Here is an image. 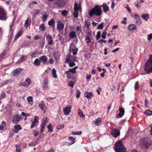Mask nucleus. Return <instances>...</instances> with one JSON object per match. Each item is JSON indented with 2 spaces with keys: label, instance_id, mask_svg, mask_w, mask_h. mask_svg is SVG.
I'll use <instances>...</instances> for the list:
<instances>
[{
  "label": "nucleus",
  "instance_id": "f704fd0d",
  "mask_svg": "<svg viewBox=\"0 0 152 152\" xmlns=\"http://www.w3.org/2000/svg\"><path fill=\"white\" fill-rule=\"evenodd\" d=\"M82 132L81 131L72 132V134L74 135H80L82 134Z\"/></svg>",
  "mask_w": 152,
  "mask_h": 152
},
{
  "label": "nucleus",
  "instance_id": "4c0bfd02",
  "mask_svg": "<svg viewBox=\"0 0 152 152\" xmlns=\"http://www.w3.org/2000/svg\"><path fill=\"white\" fill-rule=\"evenodd\" d=\"M78 114L80 116L84 118L85 117V116L83 114V112L82 111L80 110H79L78 112Z\"/></svg>",
  "mask_w": 152,
  "mask_h": 152
},
{
  "label": "nucleus",
  "instance_id": "f3484780",
  "mask_svg": "<svg viewBox=\"0 0 152 152\" xmlns=\"http://www.w3.org/2000/svg\"><path fill=\"white\" fill-rule=\"evenodd\" d=\"M128 29L129 31H132L136 29L137 28L136 26L134 24H132L129 25L128 27Z\"/></svg>",
  "mask_w": 152,
  "mask_h": 152
},
{
  "label": "nucleus",
  "instance_id": "7c9ffc66",
  "mask_svg": "<svg viewBox=\"0 0 152 152\" xmlns=\"http://www.w3.org/2000/svg\"><path fill=\"white\" fill-rule=\"evenodd\" d=\"M39 29L41 31H44L45 30V28L44 23H42L39 27Z\"/></svg>",
  "mask_w": 152,
  "mask_h": 152
},
{
  "label": "nucleus",
  "instance_id": "69168bd1",
  "mask_svg": "<svg viewBox=\"0 0 152 152\" xmlns=\"http://www.w3.org/2000/svg\"><path fill=\"white\" fill-rule=\"evenodd\" d=\"M69 71L73 74L75 73L76 72V70H75L73 68L69 69Z\"/></svg>",
  "mask_w": 152,
  "mask_h": 152
},
{
  "label": "nucleus",
  "instance_id": "a878e982",
  "mask_svg": "<svg viewBox=\"0 0 152 152\" xmlns=\"http://www.w3.org/2000/svg\"><path fill=\"white\" fill-rule=\"evenodd\" d=\"M41 61L38 59H36L34 62V64L35 65L39 66L40 65Z\"/></svg>",
  "mask_w": 152,
  "mask_h": 152
},
{
  "label": "nucleus",
  "instance_id": "603ef678",
  "mask_svg": "<svg viewBox=\"0 0 152 152\" xmlns=\"http://www.w3.org/2000/svg\"><path fill=\"white\" fill-rule=\"evenodd\" d=\"M61 13L62 15L66 16L68 14V12L65 10H63L61 12Z\"/></svg>",
  "mask_w": 152,
  "mask_h": 152
},
{
  "label": "nucleus",
  "instance_id": "a19ab883",
  "mask_svg": "<svg viewBox=\"0 0 152 152\" xmlns=\"http://www.w3.org/2000/svg\"><path fill=\"white\" fill-rule=\"evenodd\" d=\"M107 32L106 30H104L103 31L102 35V38L103 39H105L106 38V35L107 34Z\"/></svg>",
  "mask_w": 152,
  "mask_h": 152
},
{
  "label": "nucleus",
  "instance_id": "052dcab7",
  "mask_svg": "<svg viewBox=\"0 0 152 152\" xmlns=\"http://www.w3.org/2000/svg\"><path fill=\"white\" fill-rule=\"evenodd\" d=\"M85 41H87L86 42L87 43H88L90 42V39L88 36L86 37Z\"/></svg>",
  "mask_w": 152,
  "mask_h": 152
},
{
  "label": "nucleus",
  "instance_id": "c03bdc74",
  "mask_svg": "<svg viewBox=\"0 0 152 152\" xmlns=\"http://www.w3.org/2000/svg\"><path fill=\"white\" fill-rule=\"evenodd\" d=\"M69 138L70 141L72 142L71 144H72L75 142V138H74V137H69Z\"/></svg>",
  "mask_w": 152,
  "mask_h": 152
},
{
  "label": "nucleus",
  "instance_id": "f03ea898",
  "mask_svg": "<svg viewBox=\"0 0 152 152\" xmlns=\"http://www.w3.org/2000/svg\"><path fill=\"white\" fill-rule=\"evenodd\" d=\"M144 69L147 74L152 73V55L150 56L149 59L145 64Z\"/></svg>",
  "mask_w": 152,
  "mask_h": 152
},
{
  "label": "nucleus",
  "instance_id": "20e7f679",
  "mask_svg": "<svg viewBox=\"0 0 152 152\" xmlns=\"http://www.w3.org/2000/svg\"><path fill=\"white\" fill-rule=\"evenodd\" d=\"M150 140L148 138H144L140 140V147L142 149H147L150 145Z\"/></svg>",
  "mask_w": 152,
  "mask_h": 152
},
{
  "label": "nucleus",
  "instance_id": "13d9d810",
  "mask_svg": "<svg viewBox=\"0 0 152 152\" xmlns=\"http://www.w3.org/2000/svg\"><path fill=\"white\" fill-rule=\"evenodd\" d=\"M2 126V127L4 129L6 127V123L4 121H3L1 123V125Z\"/></svg>",
  "mask_w": 152,
  "mask_h": 152
},
{
  "label": "nucleus",
  "instance_id": "1a4fd4ad",
  "mask_svg": "<svg viewBox=\"0 0 152 152\" xmlns=\"http://www.w3.org/2000/svg\"><path fill=\"white\" fill-rule=\"evenodd\" d=\"M46 38L47 41H48V44L49 45H51L53 43L52 37L51 36L48 34L47 35Z\"/></svg>",
  "mask_w": 152,
  "mask_h": 152
},
{
  "label": "nucleus",
  "instance_id": "8fccbe9b",
  "mask_svg": "<svg viewBox=\"0 0 152 152\" xmlns=\"http://www.w3.org/2000/svg\"><path fill=\"white\" fill-rule=\"evenodd\" d=\"M64 127V125H58L56 126V128L58 130L61 129H63Z\"/></svg>",
  "mask_w": 152,
  "mask_h": 152
},
{
  "label": "nucleus",
  "instance_id": "72a5a7b5",
  "mask_svg": "<svg viewBox=\"0 0 152 152\" xmlns=\"http://www.w3.org/2000/svg\"><path fill=\"white\" fill-rule=\"evenodd\" d=\"M45 126L46 125H45V124L44 125V124H41V128L40 131V132L41 133H43V132L44 131Z\"/></svg>",
  "mask_w": 152,
  "mask_h": 152
},
{
  "label": "nucleus",
  "instance_id": "473e14b6",
  "mask_svg": "<svg viewBox=\"0 0 152 152\" xmlns=\"http://www.w3.org/2000/svg\"><path fill=\"white\" fill-rule=\"evenodd\" d=\"M63 1V0H58L56 2V3L58 6H61L62 5Z\"/></svg>",
  "mask_w": 152,
  "mask_h": 152
},
{
  "label": "nucleus",
  "instance_id": "9d476101",
  "mask_svg": "<svg viewBox=\"0 0 152 152\" xmlns=\"http://www.w3.org/2000/svg\"><path fill=\"white\" fill-rule=\"evenodd\" d=\"M58 24L57 28L58 30H63L64 27V24L61 23L60 20H58L57 22Z\"/></svg>",
  "mask_w": 152,
  "mask_h": 152
},
{
  "label": "nucleus",
  "instance_id": "680f3d73",
  "mask_svg": "<svg viewBox=\"0 0 152 152\" xmlns=\"http://www.w3.org/2000/svg\"><path fill=\"white\" fill-rule=\"evenodd\" d=\"M37 123L32 121L31 125V128H32L36 126H37L36 124H37Z\"/></svg>",
  "mask_w": 152,
  "mask_h": 152
},
{
  "label": "nucleus",
  "instance_id": "3c124183",
  "mask_svg": "<svg viewBox=\"0 0 152 152\" xmlns=\"http://www.w3.org/2000/svg\"><path fill=\"white\" fill-rule=\"evenodd\" d=\"M101 33L100 31H99L97 32V35L96 36V39L97 40H98L100 37Z\"/></svg>",
  "mask_w": 152,
  "mask_h": 152
},
{
  "label": "nucleus",
  "instance_id": "ea45409f",
  "mask_svg": "<svg viewBox=\"0 0 152 152\" xmlns=\"http://www.w3.org/2000/svg\"><path fill=\"white\" fill-rule=\"evenodd\" d=\"M79 7L77 3H75L74 4V10L75 11H77L79 10Z\"/></svg>",
  "mask_w": 152,
  "mask_h": 152
},
{
  "label": "nucleus",
  "instance_id": "e433bc0d",
  "mask_svg": "<svg viewBox=\"0 0 152 152\" xmlns=\"http://www.w3.org/2000/svg\"><path fill=\"white\" fill-rule=\"evenodd\" d=\"M135 6L137 7H140V3L138 1H136L134 3Z\"/></svg>",
  "mask_w": 152,
  "mask_h": 152
},
{
  "label": "nucleus",
  "instance_id": "2f4dec72",
  "mask_svg": "<svg viewBox=\"0 0 152 152\" xmlns=\"http://www.w3.org/2000/svg\"><path fill=\"white\" fill-rule=\"evenodd\" d=\"M27 100L31 104H33V98L31 96H29L27 98Z\"/></svg>",
  "mask_w": 152,
  "mask_h": 152
},
{
  "label": "nucleus",
  "instance_id": "37998d69",
  "mask_svg": "<svg viewBox=\"0 0 152 152\" xmlns=\"http://www.w3.org/2000/svg\"><path fill=\"white\" fill-rule=\"evenodd\" d=\"M31 81L29 78L26 79L25 83L28 86L31 84Z\"/></svg>",
  "mask_w": 152,
  "mask_h": 152
},
{
  "label": "nucleus",
  "instance_id": "b1692460",
  "mask_svg": "<svg viewBox=\"0 0 152 152\" xmlns=\"http://www.w3.org/2000/svg\"><path fill=\"white\" fill-rule=\"evenodd\" d=\"M76 36V32L74 31H72L69 34V37L71 38H75Z\"/></svg>",
  "mask_w": 152,
  "mask_h": 152
},
{
  "label": "nucleus",
  "instance_id": "a211bd4d",
  "mask_svg": "<svg viewBox=\"0 0 152 152\" xmlns=\"http://www.w3.org/2000/svg\"><path fill=\"white\" fill-rule=\"evenodd\" d=\"M31 20L30 18H28L25 22L24 27L26 28H27L28 25H29L31 23Z\"/></svg>",
  "mask_w": 152,
  "mask_h": 152
},
{
  "label": "nucleus",
  "instance_id": "e2e57ef3",
  "mask_svg": "<svg viewBox=\"0 0 152 152\" xmlns=\"http://www.w3.org/2000/svg\"><path fill=\"white\" fill-rule=\"evenodd\" d=\"M10 80H7L3 83V84L2 85V86L8 84L9 83H10Z\"/></svg>",
  "mask_w": 152,
  "mask_h": 152
},
{
  "label": "nucleus",
  "instance_id": "6e6d98bb",
  "mask_svg": "<svg viewBox=\"0 0 152 152\" xmlns=\"http://www.w3.org/2000/svg\"><path fill=\"white\" fill-rule=\"evenodd\" d=\"M75 83L72 81H70L69 82L68 84L69 86L73 87Z\"/></svg>",
  "mask_w": 152,
  "mask_h": 152
},
{
  "label": "nucleus",
  "instance_id": "0e129e2a",
  "mask_svg": "<svg viewBox=\"0 0 152 152\" xmlns=\"http://www.w3.org/2000/svg\"><path fill=\"white\" fill-rule=\"evenodd\" d=\"M152 39V34H150L148 36V41Z\"/></svg>",
  "mask_w": 152,
  "mask_h": 152
},
{
  "label": "nucleus",
  "instance_id": "49530a36",
  "mask_svg": "<svg viewBox=\"0 0 152 152\" xmlns=\"http://www.w3.org/2000/svg\"><path fill=\"white\" fill-rule=\"evenodd\" d=\"M16 151L17 152H20L21 150V147L20 146L17 145H16Z\"/></svg>",
  "mask_w": 152,
  "mask_h": 152
},
{
  "label": "nucleus",
  "instance_id": "412c9836",
  "mask_svg": "<svg viewBox=\"0 0 152 152\" xmlns=\"http://www.w3.org/2000/svg\"><path fill=\"white\" fill-rule=\"evenodd\" d=\"M30 45V43L29 42L26 41L24 44L22 45L21 47L23 48H24L26 47H29Z\"/></svg>",
  "mask_w": 152,
  "mask_h": 152
},
{
  "label": "nucleus",
  "instance_id": "c756f323",
  "mask_svg": "<svg viewBox=\"0 0 152 152\" xmlns=\"http://www.w3.org/2000/svg\"><path fill=\"white\" fill-rule=\"evenodd\" d=\"M22 33V31H19L18 33L15 35V39L16 40L18 39L19 37H20Z\"/></svg>",
  "mask_w": 152,
  "mask_h": 152
},
{
  "label": "nucleus",
  "instance_id": "393cba45",
  "mask_svg": "<svg viewBox=\"0 0 152 152\" xmlns=\"http://www.w3.org/2000/svg\"><path fill=\"white\" fill-rule=\"evenodd\" d=\"M142 17L144 19L147 20L149 18V15L148 14H143L142 15Z\"/></svg>",
  "mask_w": 152,
  "mask_h": 152
},
{
  "label": "nucleus",
  "instance_id": "774afa93",
  "mask_svg": "<svg viewBox=\"0 0 152 152\" xmlns=\"http://www.w3.org/2000/svg\"><path fill=\"white\" fill-rule=\"evenodd\" d=\"M69 66L70 67H72L75 65V64L73 62H70L69 63Z\"/></svg>",
  "mask_w": 152,
  "mask_h": 152
},
{
  "label": "nucleus",
  "instance_id": "f8f14e48",
  "mask_svg": "<svg viewBox=\"0 0 152 152\" xmlns=\"http://www.w3.org/2000/svg\"><path fill=\"white\" fill-rule=\"evenodd\" d=\"M71 108L68 107H66L63 109V111L64 114L66 115H69L71 111Z\"/></svg>",
  "mask_w": 152,
  "mask_h": 152
},
{
  "label": "nucleus",
  "instance_id": "09e8293b",
  "mask_svg": "<svg viewBox=\"0 0 152 152\" xmlns=\"http://www.w3.org/2000/svg\"><path fill=\"white\" fill-rule=\"evenodd\" d=\"M81 92L79 90L77 89V93L76 94V97L77 98H79L80 96Z\"/></svg>",
  "mask_w": 152,
  "mask_h": 152
},
{
  "label": "nucleus",
  "instance_id": "bb28decb",
  "mask_svg": "<svg viewBox=\"0 0 152 152\" xmlns=\"http://www.w3.org/2000/svg\"><path fill=\"white\" fill-rule=\"evenodd\" d=\"M53 77L55 78H57V75L56 74V71L55 68H53L52 70Z\"/></svg>",
  "mask_w": 152,
  "mask_h": 152
},
{
  "label": "nucleus",
  "instance_id": "c85d7f7f",
  "mask_svg": "<svg viewBox=\"0 0 152 152\" xmlns=\"http://www.w3.org/2000/svg\"><path fill=\"white\" fill-rule=\"evenodd\" d=\"M38 144L37 142L36 141L31 142L29 143L28 145L29 147H34Z\"/></svg>",
  "mask_w": 152,
  "mask_h": 152
},
{
  "label": "nucleus",
  "instance_id": "ddd939ff",
  "mask_svg": "<svg viewBox=\"0 0 152 152\" xmlns=\"http://www.w3.org/2000/svg\"><path fill=\"white\" fill-rule=\"evenodd\" d=\"M101 6V7H103L104 11L105 13H106L107 11L109 10V7L105 3H104L103 5Z\"/></svg>",
  "mask_w": 152,
  "mask_h": 152
},
{
  "label": "nucleus",
  "instance_id": "9b49d317",
  "mask_svg": "<svg viewBox=\"0 0 152 152\" xmlns=\"http://www.w3.org/2000/svg\"><path fill=\"white\" fill-rule=\"evenodd\" d=\"M39 108L44 111V113L45 112L46 110V107L45 104L43 103L42 102L39 103Z\"/></svg>",
  "mask_w": 152,
  "mask_h": 152
},
{
  "label": "nucleus",
  "instance_id": "338daca9",
  "mask_svg": "<svg viewBox=\"0 0 152 152\" xmlns=\"http://www.w3.org/2000/svg\"><path fill=\"white\" fill-rule=\"evenodd\" d=\"M38 116H35L34 117V119L33 121L37 123H38Z\"/></svg>",
  "mask_w": 152,
  "mask_h": 152
},
{
  "label": "nucleus",
  "instance_id": "6ab92c4d",
  "mask_svg": "<svg viewBox=\"0 0 152 152\" xmlns=\"http://www.w3.org/2000/svg\"><path fill=\"white\" fill-rule=\"evenodd\" d=\"M72 45H71L69 47V51H72V53L74 55H76L77 54V52L78 51V48L74 49L73 48L72 49L71 47Z\"/></svg>",
  "mask_w": 152,
  "mask_h": 152
},
{
  "label": "nucleus",
  "instance_id": "2eb2a0df",
  "mask_svg": "<svg viewBox=\"0 0 152 152\" xmlns=\"http://www.w3.org/2000/svg\"><path fill=\"white\" fill-rule=\"evenodd\" d=\"M22 128L20 125H16L14 126V131L15 132L17 133Z\"/></svg>",
  "mask_w": 152,
  "mask_h": 152
},
{
  "label": "nucleus",
  "instance_id": "0eeeda50",
  "mask_svg": "<svg viewBox=\"0 0 152 152\" xmlns=\"http://www.w3.org/2000/svg\"><path fill=\"white\" fill-rule=\"evenodd\" d=\"M7 18L6 14L3 9L0 7V19L6 20Z\"/></svg>",
  "mask_w": 152,
  "mask_h": 152
},
{
  "label": "nucleus",
  "instance_id": "a18cd8bd",
  "mask_svg": "<svg viewBox=\"0 0 152 152\" xmlns=\"http://www.w3.org/2000/svg\"><path fill=\"white\" fill-rule=\"evenodd\" d=\"M103 23L102 22L100 23L99 26L97 27V28L98 29H102L103 28Z\"/></svg>",
  "mask_w": 152,
  "mask_h": 152
},
{
  "label": "nucleus",
  "instance_id": "4be33fe9",
  "mask_svg": "<svg viewBox=\"0 0 152 152\" xmlns=\"http://www.w3.org/2000/svg\"><path fill=\"white\" fill-rule=\"evenodd\" d=\"M55 20L54 19H52L50 20L48 22V24L50 26H52V27L53 28H55Z\"/></svg>",
  "mask_w": 152,
  "mask_h": 152
},
{
  "label": "nucleus",
  "instance_id": "7ed1b4c3",
  "mask_svg": "<svg viewBox=\"0 0 152 152\" xmlns=\"http://www.w3.org/2000/svg\"><path fill=\"white\" fill-rule=\"evenodd\" d=\"M115 150L116 152H126V148L123 145L121 141L116 142L115 144Z\"/></svg>",
  "mask_w": 152,
  "mask_h": 152
},
{
  "label": "nucleus",
  "instance_id": "c9c22d12",
  "mask_svg": "<svg viewBox=\"0 0 152 152\" xmlns=\"http://www.w3.org/2000/svg\"><path fill=\"white\" fill-rule=\"evenodd\" d=\"M47 127L48 129V132H53V127L51 126L50 124L49 125H47Z\"/></svg>",
  "mask_w": 152,
  "mask_h": 152
},
{
  "label": "nucleus",
  "instance_id": "39448f33",
  "mask_svg": "<svg viewBox=\"0 0 152 152\" xmlns=\"http://www.w3.org/2000/svg\"><path fill=\"white\" fill-rule=\"evenodd\" d=\"M21 118V116L19 115H14L12 118V122L15 124H17Z\"/></svg>",
  "mask_w": 152,
  "mask_h": 152
},
{
  "label": "nucleus",
  "instance_id": "864d4df0",
  "mask_svg": "<svg viewBox=\"0 0 152 152\" xmlns=\"http://www.w3.org/2000/svg\"><path fill=\"white\" fill-rule=\"evenodd\" d=\"M48 17V15L47 14H45L43 15V16H42V19L43 20L44 22H45V21H46V20L47 19V18Z\"/></svg>",
  "mask_w": 152,
  "mask_h": 152
},
{
  "label": "nucleus",
  "instance_id": "bf43d9fd",
  "mask_svg": "<svg viewBox=\"0 0 152 152\" xmlns=\"http://www.w3.org/2000/svg\"><path fill=\"white\" fill-rule=\"evenodd\" d=\"M90 25V23L88 20H87L86 22V26H87L88 28Z\"/></svg>",
  "mask_w": 152,
  "mask_h": 152
},
{
  "label": "nucleus",
  "instance_id": "aec40b11",
  "mask_svg": "<svg viewBox=\"0 0 152 152\" xmlns=\"http://www.w3.org/2000/svg\"><path fill=\"white\" fill-rule=\"evenodd\" d=\"M22 69L20 68H18L16 69L14 72V75L15 76L17 75L22 71Z\"/></svg>",
  "mask_w": 152,
  "mask_h": 152
},
{
  "label": "nucleus",
  "instance_id": "423d86ee",
  "mask_svg": "<svg viewBox=\"0 0 152 152\" xmlns=\"http://www.w3.org/2000/svg\"><path fill=\"white\" fill-rule=\"evenodd\" d=\"M111 134L112 136L115 138L117 137L120 134L119 131L116 129H114L112 130Z\"/></svg>",
  "mask_w": 152,
  "mask_h": 152
},
{
  "label": "nucleus",
  "instance_id": "58836bf2",
  "mask_svg": "<svg viewBox=\"0 0 152 152\" xmlns=\"http://www.w3.org/2000/svg\"><path fill=\"white\" fill-rule=\"evenodd\" d=\"M47 117H46L45 118H43V122L42 123V124H45V125H46L48 123V121L47 119Z\"/></svg>",
  "mask_w": 152,
  "mask_h": 152
},
{
  "label": "nucleus",
  "instance_id": "6e6552de",
  "mask_svg": "<svg viewBox=\"0 0 152 152\" xmlns=\"http://www.w3.org/2000/svg\"><path fill=\"white\" fill-rule=\"evenodd\" d=\"M48 80L47 78H46L44 80L42 84V88L44 89H47L48 88Z\"/></svg>",
  "mask_w": 152,
  "mask_h": 152
},
{
  "label": "nucleus",
  "instance_id": "4468645a",
  "mask_svg": "<svg viewBox=\"0 0 152 152\" xmlns=\"http://www.w3.org/2000/svg\"><path fill=\"white\" fill-rule=\"evenodd\" d=\"M93 94L91 92H86L84 94V96L88 99H91V97L93 96Z\"/></svg>",
  "mask_w": 152,
  "mask_h": 152
},
{
  "label": "nucleus",
  "instance_id": "cd10ccee",
  "mask_svg": "<svg viewBox=\"0 0 152 152\" xmlns=\"http://www.w3.org/2000/svg\"><path fill=\"white\" fill-rule=\"evenodd\" d=\"M39 58L44 62H46L48 61V58L45 56H42Z\"/></svg>",
  "mask_w": 152,
  "mask_h": 152
},
{
  "label": "nucleus",
  "instance_id": "5fc2aeb1",
  "mask_svg": "<svg viewBox=\"0 0 152 152\" xmlns=\"http://www.w3.org/2000/svg\"><path fill=\"white\" fill-rule=\"evenodd\" d=\"M101 122V120L100 118H98L96 120L95 122V124L96 125H99V124Z\"/></svg>",
  "mask_w": 152,
  "mask_h": 152
},
{
  "label": "nucleus",
  "instance_id": "5701e85b",
  "mask_svg": "<svg viewBox=\"0 0 152 152\" xmlns=\"http://www.w3.org/2000/svg\"><path fill=\"white\" fill-rule=\"evenodd\" d=\"M54 56L56 59H58L60 56V53L58 52H56L54 54Z\"/></svg>",
  "mask_w": 152,
  "mask_h": 152
},
{
  "label": "nucleus",
  "instance_id": "de8ad7c7",
  "mask_svg": "<svg viewBox=\"0 0 152 152\" xmlns=\"http://www.w3.org/2000/svg\"><path fill=\"white\" fill-rule=\"evenodd\" d=\"M144 113L147 115H151L152 114V112L149 110H145Z\"/></svg>",
  "mask_w": 152,
  "mask_h": 152
},
{
  "label": "nucleus",
  "instance_id": "4d7b16f0",
  "mask_svg": "<svg viewBox=\"0 0 152 152\" xmlns=\"http://www.w3.org/2000/svg\"><path fill=\"white\" fill-rule=\"evenodd\" d=\"M77 32L78 34H80L81 32V27L77 26Z\"/></svg>",
  "mask_w": 152,
  "mask_h": 152
},
{
  "label": "nucleus",
  "instance_id": "f257e3e1",
  "mask_svg": "<svg viewBox=\"0 0 152 152\" xmlns=\"http://www.w3.org/2000/svg\"><path fill=\"white\" fill-rule=\"evenodd\" d=\"M102 11L101 6L100 5H96L89 12V16L93 17L94 15L99 16L102 14Z\"/></svg>",
  "mask_w": 152,
  "mask_h": 152
},
{
  "label": "nucleus",
  "instance_id": "dca6fc26",
  "mask_svg": "<svg viewBox=\"0 0 152 152\" xmlns=\"http://www.w3.org/2000/svg\"><path fill=\"white\" fill-rule=\"evenodd\" d=\"M119 113H118V115L120 117H122L124 115L125 113V111L124 109L120 108L119 109Z\"/></svg>",
  "mask_w": 152,
  "mask_h": 152
},
{
  "label": "nucleus",
  "instance_id": "79ce46f5",
  "mask_svg": "<svg viewBox=\"0 0 152 152\" xmlns=\"http://www.w3.org/2000/svg\"><path fill=\"white\" fill-rule=\"evenodd\" d=\"M27 58V56H22L20 58L21 61L23 62L25 61Z\"/></svg>",
  "mask_w": 152,
  "mask_h": 152
}]
</instances>
